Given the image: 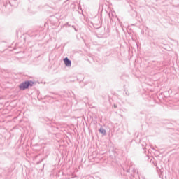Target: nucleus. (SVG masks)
Returning <instances> with one entry per match:
<instances>
[{
    "mask_svg": "<svg viewBox=\"0 0 179 179\" xmlns=\"http://www.w3.org/2000/svg\"><path fill=\"white\" fill-rule=\"evenodd\" d=\"M84 86H87L89 89H93L94 87L91 82L85 83Z\"/></svg>",
    "mask_w": 179,
    "mask_h": 179,
    "instance_id": "nucleus-3",
    "label": "nucleus"
},
{
    "mask_svg": "<svg viewBox=\"0 0 179 179\" xmlns=\"http://www.w3.org/2000/svg\"><path fill=\"white\" fill-rule=\"evenodd\" d=\"M141 146H142V149H146V142H143L142 143H141Z\"/></svg>",
    "mask_w": 179,
    "mask_h": 179,
    "instance_id": "nucleus-6",
    "label": "nucleus"
},
{
    "mask_svg": "<svg viewBox=\"0 0 179 179\" xmlns=\"http://www.w3.org/2000/svg\"><path fill=\"white\" fill-rule=\"evenodd\" d=\"M124 171H126V173H131V171H133V173H135V170H134L132 169V167H129V169H123Z\"/></svg>",
    "mask_w": 179,
    "mask_h": 179,
    "instance_id": "nucleus-4",
    "label": "nucleus"
},
{
    "mask_svg": "<svg viewBox=\"0 0 179 179\" xmlns=\"http://www.w3.org/2000/svg\"><path fill=\"white\" fill-rule=\"evenodd\" d=\"M64 65H66V66H72V62L68 57H66L64 59Z\"/></svg>",
    "mask_w": 179,
    "mask_h": 179,
    "instance_id": "nucleus-2",
    "label": "nucleus"
},
{
    "mask_svg": "<svg viewBox=\"0 0 179 179\" xmlns=\"http://www.w3.org/2000/svg\"><path fill=\"white\" fill-rule=\"evenodd\" d=\"M15 1H16V0H10V1H9V3H10V5H11V6H15V5L12 4V3H13V2H15Z\"/></svg>",
    "mask_w": 179,
    "mask_h": 179,
    "instance_id": "nucleus-7",
    "label": "nucleus"
},
{
    "mask_svg": "<svg viewBox=\"0 0 179 179\" xmlns=\"http://www.w3.org/2000/svg\"><path fill=\"white\" fill-rule=\"evenodd\" d=\"M72 27H75V26H72Z\"/></svg>",
    "mask_w": 179,
    "mask_h": 179,
    "instance_id": "nucleus-12",
    "label": "nucleus"
},
{
    "mask_svg": "<svg viewBox=\"0 0 179 179\" xmlns=\"http://www.w3.org/2000/svg\"><path fill=\"white\" fill-rule=\"evenodd\" d=\"M136 142H141V139H138V137L135 138Z\"/></svg>",
    "mask_w": 179,
    "mask_h": 179,
    "instance_id": "nucleus-8",
    "label": "nucleus"
},
{
    "mask_svg": "<svg viewBox=\"0 0 179 179\" xmlns=\"http://www.w3.org/2000/svg\"><path fill=\"white\" fill-rule=\"evenodd\" d=\"M34 85V81L33 80H25L22 83H21L18 87L20 90H27L29 87H33V85Z\"/></svg>",
    "mask_w": 179,
    "mask_h": 179,
    "instance_id": "nucleus-1",
    "label": "nucleus"
},
{
    "mask_svg": "<svg viewBox=\"0 0 179 179\" xmlns=\"http://www.w3.org/2000/svg\"><path fill=\"white\" fill-rule=\"evenodd\" d=\"M100 134H102V135H106V131L104 128L103 127H101L99 129Z\"/></svg>",
    "mask_w": 179,
    "mask_h": 179,
    "instance_id": "nucleus-5",
    "label": "nucleus"
},
{
    "mask_svg": "<svg viewBox=\"0 0 179 179\" xmlns=\"http://www.w3.org/2000/svg\"><path fill=\"white\" fill-rule=\"evenodd\" d=\"M78 9H80V10H82V7L78 6Z\"/></svg>",
    "mask_w": 179,
    "mask_h": 179,
    "instance_id": "nucleus-10",
    "label": "nucleus"
},
{
    "mask_svg": "<svg viewBox=\"0 0 179 179\" xmlns=\"http://www.w3.org/2000/svg\"><path fill=\"white\" fill-rule=\"evenodd\" d=\"M75 31H78V30H76V29H75Z\"/></svg>",
    "mask_w": 179,
    "mask_h": 179,
    "instance_id": "nucleus-11",
    "label": "nucleus"
},
{
    "mask_svg": "<svg viewBox=\"0 0 179 179\" xmlns=\"http://www.w3.org/2000/svg\"><path fill=\"white\" fill-rule=\"evenodd\" d=\"M113 107H114V108H117V106L116 104H114V105H113Z\"/></svg>",
    "mask_w": 179,
    "mask_h": 179,
    "instance_id": "nucleus-9",
    "label": "nucleus"
}]
</instances>
